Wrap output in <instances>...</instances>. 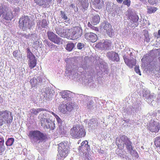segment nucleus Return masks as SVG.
<instances>
[{
	"instance_id": "nucleus-30",
	"label": "nucleus",
	"mask_w": 160,
	"mask_h": 160,
	"mask_svg": "<svg viewBox=\"0 0 160 160\" xmlns=\"http://www.w3.org/2000/svg\"><path fill=\"white\" fill-rule=\"evenodd\" d=\"M157 10V8L156 7H151L148 8L147 12L149 14H151L154 13Z\"/></svg>"
},
{
	"instance_id": "nucleus-22",
	"label": "nucleus",
	"mask_w": 160,
	"mask_h": 160,
	"mask_svg": "<svg viewBox=\"0 0 160 160\" xmlns=\"http://www.w3.org/2000/svg\"><path fill=\"white\" fill-rule=\"evenodd\" d=\"M69 147L68 144L65 142H62L58 144V151L69 150Z\"/></svg>"
},
{
	"instance_id": "nucleus-10",
	"label": "nucleus",
	"mask_w": 160,
	"mask_h": 160,
	"mask_svg": "<svg viewBox=\"0 0 160 160\" xmlns=\"http://www.w3.org/2000/svg\"><path fill=\"white\" fill-rule=\"evenodd\" d=\"M13 17L12 12L10 10L8 9L5 11V12H2V17L3 19L9 22L13 18Z\"/></svg>"
},
{
	"instance_id": "nucleus-51",
	"label": "nucleus",
	"mask_w": 160,
	"mask_h": 160,
	"mask_svg": "<svg viewBox=\"0 0 160 160\" xmlns=\"http://www.w3.org/2000/svg\"><path fill=\"white\" fill-rule=\"evenodd\" d=\"M148 2H149L150 3H152V2H150V1H149V0H148Z\"/></svg>"
},
{
	"instance_id": "nucleus-12",
	"label": "nucleus",
	"mask_w": 160,
	"mask_h": 160,
	"mask_svg": "<svg viewBox=\"0 0 160 160\" xmlns=\"http://www.w3.org/2000/svg\"><path fill=\"white\" fill-rule=\"evenodd\" d=\"M29 59L28 64L30 69H31L34 68L37 63V59L35 56L27 58Z\"/></svg>"
},
{
	"instance_id": "nucleus-21",
	"label": "nucleus",
	"mask_w": 160,
	"mask_h": 160,
	"mask_svg": "<svg viewBox=\"0 0 160 160\" xmlns=\"http://www.w3.org/2000/svg\"><path fill=\"white\" fill-rule=\"evenodd\" d=\"M93 5L96 8L101 9L103 6V2L102 0H91Z\"/></svg>"
},
{
	"instance_id": "nucleus-53",
	"label": "nucleus",
	"mask_w": 160,
	"mask_h": 160,
	"mask_svg": "<svg viewBox=\"0 0 160 160\" xmlns=\"http://www.w3.org/2000/svg\"><path fill=\"white\" fill-rule=\"evenodd\" d=\"M56 114L55 113V114L54 115H53V116H55V115H56Z\"/></svg>"
},
{
	"instance_id": "nucleus-20",
	"label": "nucleus",
	"mask_w": 160,
	"mask_h": 160,
	"mask_svg": "<svg viewBox=\"0 0 160 160\" xmlns=\"http://www.w3.org/2000/svg\"><path fill=\"white\" fill-rule=\"evenodd\" d=\"M52 0H34V1L40 6H44L45 7L48 5Z\"/></svg>"
},
{
	"instance_id": "nucleus-13",
	"label": "nucleus",
	"mask_w": 160,
	"mask_h": 160,
	"mask_svg": "<svg viewBox=\"0 0 160 160\" xmlns=\"http://www.w3.org/2000/svg\"><path fill=\"white\" fill-rule=\"evenodd\" d=\"M42 81V79L40 77H38L37 78L33 77L30 81V83L32 88L35 87L37 85L41 83Z\"/></svg>"
},
{
	"instance_id": "nucleus-6",
	"label": "nucleus",
	"mask_w": 160,
	"mask_h": 160,
	"mask_svg": "<svg viewBox=\"0 0 160 160\" xmlns=\"http://www.w3.org/2000/svg\"><path fill=\"white\" fill-rule=\"evenodd\" d=\"M76 107L74 103L72 102L67 103L66 104H62L59 107L58 109L60 112L64 114L67 113V112H71Z\"/></svg>"
},
{
	"instance_id": "nucleus-55",
	"label": "nucleus",
	"mask_w": 160,
	"mask_h": 160,
	"mask_svg": "<svg viewBox=\"0 0 160 160\" xmlns=\"http://www.w3.org/2000/svg\"><path fill=\"white\" fill-rule=\"evenodd\" d=\"M61 1H62V0H60Z\"/></svg>"
},
{
	"instance_id": "nucleus-47",
	"label": "nucleus",
	"mask_w": 160,
	"mask_h": 160,
	"mask_svg": "<svg viewBox=\"0 0 160 160\" xmlns=\"http://www.w3.org/2000/svg\"><path fill=\"white\" fill-rule=\"evenodd\" d=\"M49 112L51 113V114H52L53 115H54L55 114V113L54 112H52V111H49Z\"/></svg>"
},
{
	"instance_id": "nucleus-26",
	"label": "nucleus",
	"mask_w": 160,
	"mask_h": 160,
	"mask_svg": "<svg viewBox=\"0 0 160 160\" xmlns=\"http://www.w3.org/2000/svg\"><path fill=\"white\" fill-rule=\"evenodd\" d=\"M42 111H48L46 109H44L43 108H38L36 109L33 108L31 110L30 112L31 113L34 115H37L39 112Z\"/></svg>"
},
{
	"instance_id": "nucleus-50",
	"label": "nucleus",
	"mask_w": 160,
	"mask_h": 160,
	"mask_svg": "<svg viewBox=\"0 0 160 160\" xmlns=\"http://www.w3.org/2000/svg\"><path fill=\"white\" fill-rule=\"evenodd\" d=\"M73 5H73V4H71V6L72 7H73Z\"/></svg>"
},
{
	"instance_id": "nucleus-54",
	"label": "nucleus",
	"mask_w": 160,
	"mask_h": 160,
	"mask_svg": "<svg viewBox=\"0 0 160 160\" xmlns=\"http://www.w3.org/2000/svg\"><path fill=\"white\" fill-rule=\"evenodd\" d=\"M88 26L90 27V26H89V23L88 24Z\"/></svg>"
},
{
	"instance_id": "nucleus-44",
	"label": "nucleus",
	"mask_w": 160,
	"mask_h": 160,
	"mask_svg": "<svg viewBox=\"0 0 160 160\" xmlns=\"http://www.w3.org/2000/svg\"><path fill=\"white\" fill-rule=\"evenodd\" d=\"M116 1L118 3H121L122 2L123 0H116Z\"/></svg>"
},
{
	"instance_id": "nucleus-25",
	"label": "nucleus",
	"mask_w": 160,
	"mask_h": 160,
	"mask_svg": "<svg viewBox=\"0 0 160 160\" xmlns=\"http://www.w3.org/2000/svg\"><path fill=\"white\" fill-rule=\"evenodd\" d=\"M100 21V18L98 15H95L92 18L91 23L94 25H96L98 24Z\"/></svg>"
},
{
	"instance_id": "nucleus-38",
	"label": "nucleus",
	"mask_w": 160,
	"mask_h": 160,
	"mask_svg": "<svg viewBox=\"0 0 160 160\" xmlns=\"http://www.w3.org/2000/svg\"><path fill=\"white\" fill-rule=\"evenodd\" d=\"M89 126L91 128H94L95 127V123L93 121H90L88 123Z\"/></svg>"
},
{
	"instance_id": "nucleus-27",
	"label": "nucleus",
	"mask_w": 160,
	"mask_h": 160,
	"mask_svg": "<svg viewBox=\"0 0 160 160\" xmlns=\"http://www.w3.org/2000/svg\"><path fill=\"white\" fill-rule=\"evenodd\" d=\"M62 98H67L69 96V92L68 91H64L60 92Z\"/></svg>"
},
{
	"instance_id": "nucleus-19",
	"label": "nucleus",
	"mask_w": 160,
	"mask_h": 160,
	"mask_svg": "<svg viewBox=\"0 0 160 160\" xmlns=\"http://www.w3.org/2000/svg\"><path fill=\"white\" fill-rule=\"evenodd\" d=\"M132 143L130 140L129 138L126 136L125 138L124 141V145H126V148L127 150L129 151H131L133 149V147L132 145Z\"/></svg>"
},
{
	"instance_id": "nucleus-4",
	"label": "nucleus",
	"mask_w": 160,
	"mask_h": 160,
	"mask_svg": "<svg viewBox=\"0 0 160 160\" xmlns=\"http://www.w3.org/2000/svg\"><path fill=\"white\" fill-rule=\"evenodd\" d=\"M20 28L23 31L30 29L32 26V22L27 16H22L19 21Z\"/></svg>"
},
{
	"instance_id": "nucleus-31",
	"label": "nucleus",
	"mask_w": 160,
	"mask_h": 160,
	"mask_svg": "<svg viewBox=\"0 0 160 160\" xmlns=\"http://www.w3.org/2000/svg\"><path fill=\"white\" fill-rule=\"evenodd\" d=\"M60 16L64 20H67L68 19V17L65 13L62 11H60Z\"/></svg>"
},
{
	"instance_id": "nucleus-36",
	"label": "nucleus",
	"mask_w": 160,
	"mask_h": 160,
	"mask_svg": "<svg viewBox=\"0 0 160 160\" xmlns=\"http://www.w3.org/2000/svg\"><path fill=\"white\" fill-rule=\"evenodd\" d=\"M84 44L82 43H79L77 45V48L78 49H81L84 47Z\"/></svg>"
},
{
	"instance_id": "nucleus-24",
	"label": "nucleus",
	"mask_w": 160,
	"mask_h": 160,
	"mask_svg": "<svg viewBox=\"0 0 160 160\" xmlns=\"http://www.w3.org/2000/svg\"><path fill=\"white\" fill-rule=\"evenodd\" d=\"M81 146L79 147V149H81L82 148H84L85 150L88 151L90 148L89 145L88 144V142L87 141L85 140L82 141L81 144Z\"/></svg>"
},
{
	"instance_id": "nucleus-29",
	"label": "nucleus",
	"mask_w": 160,
	"mask_h": 160,
	"mask_svg": "<svg viewBox=\"0 0 160 160\" xmlns=\"http://www.w3.org/2000/svg\"><path fill=\"white\" fill-rule=\"evenodd\" d=\"M14 142V139L13 138H9L6 142V144L7 146H11L13 143Z\"/></svg>"
},
{
	"instance_id": "nucleus-39",
	"label": "nucleus",
	"mask_w": 160,
	"mask_h": 160,
	"mask_svg": "<svg viewBox=\"0 0 160 160\" xmlns=\"http://www.w3.org/2000/svg\"><path fill=\"white\" fill-rule=\"evenodd\" d=\"M18 50L14 51L13 52V55L14 57L16 58L18 56Z\"/></svg>"
},
{
	"instance_id": "nucleus-23",
	"label": "nucleus",
	"mask_w": 160,
	"mask_h": 160,
	"mask_svg": "<svg viewBox=\"0 0 160 160\" xmlns=\"http://www.w3.org/2000/svg\"><path fill=\"white\" fill-rule=\"evenodd\" d=\"M102 45L103 46V47L104 48L107 49L111 46V42L109 40H105L103 43H98L97 45L99 46Z\"/></svg>"
},
{
	"instance_id": "nucleus-45",
	"label": "nucleus",
	"mask_w": 160,
	"mask_h": 160,
	"mask_svg": "<svg viewBox=\"0 0 160 160\" xmlns=\"http://www.w3.org/2000/svg\"><path fill=\"white\" fill-rule=\"evenodd\" d=\"M4 140L2 136L0 135V140Z\"/></svg>"
},
{
	"instance_id": "nucleus-41",
	"label": "nucleus",
	"mask_w": 160,
	"mask_h": 160,
	"mask_svg": "<svg viewBox=\"0 0 160 160\" xmlns=\"http://www.w3.org/2000/svg\"><path fill=\"white\" fill-rule=\"evenodd\" d=\"M90 26H91V28L92 29L94 30L95 31H98V30H99L98 28L93 26L91 24H90Z\"/></svg>"
},
{
	"instance_id": "nucleus-18",
	"label": "nucleus",
	"mask_w": 160,
	"mask_h": 160,
	"mask_svg": "<svg viewBox=\"0 0 160 160\" xmlns=\"http://www.w3.org/2000/svg\"><path fill=\"white\" fill-rule=\"evenodd\" d=\"M125 63L129 67L132 68L133 66H135L136 64V60L134 58L129 59L127 58H124Z\"/></svg>"
},
{
	"instance_id": "nucleus-40",
	"label": "nucleus",
	"mask_w": 160,
	"mask_h": 160,
	"mask_svg": "<svg viewBox=\"0 0 160 160\" xmlns=\"http://www.w3.org/2000/svg\"><path fill=\"white\" fill-rule=\"evenodd\" d=\"M4 140H0V148H2V146L4 145Z\"/></svg>"
},
{
	"instance_id": "nucleus-32",
	"label": "nucleus",
	"mask_w": 160,
	"mask_h": 160,
	"mask_svg": "<svg viewBox=\"0 0 160 160\" xmlns=\"http://www.w3.org/2000/svg\"><path fill=\"white\" fill-rule=\"evenodd\" d=\"M27 58L34 56L33 54L31 52L30 49L29 48H27Z\"/></svg>"
},
{
	"instance_id": "nucleus-16",
	"label": "nucleus",
	"mask_w": 160,
	"mask_h": 160,
	"mask_svg": "<svg viewBox=\"0 0 160 160\" xmlns=\"http://www.w3.org/2000/svg\"><path fill=\"white\" fill-rule=\"evenodd\" d=\"M104 29L106 30L107 34L109 37H112L114 36V31L112 28L111 26L109 24H106L104 26Z\"/></svg>"
},
{
	"instance_id": "nucleus-33",
	"label": "nucleus",
	"mask_w": 160,
	"mask_h": 160,
	"mask_svg": "<svg viewBox=\"0 0 160 160\" xmlns=\"http://www.w3.org/2000/svg\"><path fill=\"white\" fill-rule=\"evenodd\" d=\"M123 3L124 5H127L128 7H129L130 5L131 1L130 0H124Z\"/></svg>"
},
{
	"instance_id": "nucleus-9",
	"label": "nucleus",
	"mask_w": 160,
	"mask_h": 160,
	"mask_svg": "<svg viewBox=\"0 0 160 160\" xmlns=\"http://www.w3.org/2000/svg\"><path fill=\"white\" fill-rule=\"evenodd\" d=\"M148 128L151 132H158L160 129V123L158 122L153 121L150 123Z\"/></svg>"
},
{
	"instance_id": "nucleus-5",
	"label": "nucleus",
	"mask_w": 160,
	"mask_h": 160,
	"mask_svg": "<svg viewBox=\"0 0 160 160\" xmlns=\"http://www.w3.org/2000/svg\"><path fill=\"white\" fill-rule=\"evenodd\" d=\"M68 36L71 37L74 39H77L80 37L82 34V30L81 27L77 26L73 27L71 29H68L66 31Z\"/></svg>"
},
{
	"instance_id": "nucleus-2",
	"label": "nucleus",
	"mask_w": 160,
	"mask_h": 160,
	"mask_svg": "<svg viewBox=\"0 0 160 160\" xmlns=\"http://www.w3.org/2000/svg\"><path fill=\"white\" fill-rule=\"evenodd\" d=\"M86 133L85 130L79 125H74L70 130V134L75 138H80L84 137Z\"/></svg>"
},
{
	"instance_id": "nucleus-34",
	"label": "nucleus",
	"mask_w": 160,
	"mask_h": 160,
	"mask_svg": "<svg viewBox=\"0 0 160 160\" xmlns=\"http://www.w3.org/2000/svg\"><path fill=\"white\" fill-rule=\"evenodd\" d=\"M47 23L46 20L43 19L42 20L41 26L42 28H46L47 26Z\"/></svg>"
},
{
	"instance_id": "nucleus-37",
	"label": "nucleus",
	"mask_w": 160,
	"mask_h": 160,
	"mask_svg": "<svg viewBox=\"0 0 160 160\" xmlns=\"http://www.w3.org/2000/svg\"><path fill=\"white\" fill-rule=\"evenodd\" d=\"M144 36L145 38V39L146 40L147 42H149L150 41V38H149V36L148 33H147L145 34H144Z\"/></svg>"
},
{
	"instance_id": "nucleus-43",
	"label": "nucleus",
	"mask_w": 160,
	"mask_h": 160,
	"mask_svg": "<svg viewBox=\"0 0 160 160\" xmlns=\"http://www.w3.org/2000/svg\"><path fill=\"white\" fill-rule=\"evenodd\" d=\"M3 11V8L2 7H0V16L2 14V12Z\"/></svg>"
},
{
	"instance_id": "nucleus-42",
	"label": "nucleus",
	"mask_w": 160,
	"mask_h": 160,
	"mask_svg": "<svg viewBox=\"0 0 160 160\" xmlns=\"http://www.w3.org/2000/svg\"><path fill=\"white\" fill-rule=\"evenodd\" d=\"M56 119H57V122L59 123V122H62V120H61V119L58 116V117L56 118Z\"/></svg>"
},
{
	"instance_id": "nucleus-46",
	"label": "nucleus",
	"mask_w": 160,
	"mask_h": 160,
	"mask_svg": "<svg viewBox=\"0 0 160 160\" xmlns=\"http://www.w3.org/2000/svg\"><path fill=\"white\" fill-rule=\"evenodd\" d=\"M2 97L0 96V103L2 102Z\"/></svg>"
},
{
	"instance_id": "nucleus-3",
	"label": "nucleus",
	"mask_w": 160,
	"mask_h": 160,
	"mask_svg": "<svg viewBox=\"0 0 160 160\" xmlns=\"http://www.w3.org/2000/svg\"><path fill=\"white\" fill-rule=\"evenodd\" d=\"M12 120V113L7 110L0 111V126L4 123H10Z\"/></svg>"
},
{
	"instance_id": "nucleus-49",
	"label": "nucleus",
	"mask_w": 160,
	"mask_h": 160,
	"mask_svg": "<svg viewBox=\"0 0 160 160\" xmlns=\"http://www.w3.org/2000/svg\"><path fill=\"white\" fill-rule=\"evenodd\" d=\"M54 117L56 118L58 117V116L57 115H56Z\"/></svg>"
},
{
	"instance_id": "nucleus-52",
	"label": "nucleus",
	"mask_w": 160,
	"mask_h": 160,
	"mask_svg": "<svg viewBox=\"0 0 160 160\" xmlns=\"http://www.w3.org/2000/svg\"><path fill=\"white\" fill-rule=\"evenodd\" d=\"M80 1H82L83 0H79Z\"/></svg>"
},
{
	"instance_id": "nucleus-8",
	"label": "nucleus",
	"mask_w": 160,
	"mask_h": 160,
	"mask_svg": "<svg viewBox=\"0 0 160 160\" xmlns=\"http://www.w3.org/2000/svg\"><path fill=\"white\" fill-rule=\"evenodd\" d=\"M48 39L55 43L58 44H60L61 39L52 32L48 31L47 32Z\"/></svg>"
},
{
	"instance_id": "nucleus-35",
	"label": "nucleus",
	"mask_w": 160,
	"mask_h": 160,
	"mask_svg": "<svg viewBox=\"0 0 160 160\" xmlns=\"http://www.w3.org/2000/svg\"><path fill=\"white\" fill-rule=\"evenodd\" d=\"M139 68L138 66H136L134 68V71L136 73L140 75H141V73Z\"/></svg>"
},
{
	"instance_id": "nucleus-28",
	"label": "nucleus",
	"mask_w": 160,
	"mask_h": 160,
	"mask_svg": "<svg viewBox=\"0 0 160 160\" xmlns=\"http://www.w3.org/2000/svg\"><path fill=\"white\" fill-rule=\"evenodd\" d=\"M74 47V44L71 42L67 44L66 49L69 51H71L73 49Z\"/></svg>"
},
{
	"instance_id": "nucleus-17",
	"label": "nucleus",
	"mask_w": 160,
	"mask_h": 160,
	"mask_svg": "<svg viewBox=\"0 0 160 160\" xmlns=\"http://www.w3.org/2000/svg\"><path fill=\"white\" fill-rule=\"evenodd\" d=\"M107 56L109 59L113 61L117 62L119 59L118 55L114 52H108L107 54Z\"/></svg>"
},
{
	"instance_id": "nucleus-7",
	"label": "nucleus",
	"mask_w": 160,
	"mask_h": 160,
	"mask_svg": "<svg viewBox=\"0 0 160 160\" xmlns=\"http://www.w3.org/2000/svg\"><path fill=\"white\" fill-rule=\"evenodd\" d=\"M42 126H45L47 128L51 130L54 129V124L49 119L42 118L40 119Z\"/></svg>"
},
{
	"instance_id": "nucleus-48",
	"label": "nucleus",
	"mask_w": 160,
	"mask_h": 160,
	"mask_svg": "<svg viewBox=\"0 0 160 160\" xmlns=\"http://www.w3.org/2000/svg\"><path fill=\"white\" fill-rule=\"evenodd\" d=\"M158 34L160 36V29L158 31Z\"/></svg>"
},
{
	"instance_id": "nucleus-15",
	"label": "nucleus",
	"mask_w": 160,
	"mask_h": 160,
	"mask_svg": "<svg viewBox=\"0 0 160 160\" xmlns=\"http://www.w3.org/2000/svg\"><path fill=\"white\" fill-rule=\"evenodd\" d=\"M69 150L58 151V154L57 155V160H63L68 155Z\"/></svg>"
},
{
	"instance_id": "nucleus-11",
	"label": "nucleus",
	"mask_w": 160,
	"mask_h": 160,
	"mask_svg": "<svg viewBox=\"0 0 160 160\" xmlns=\"http://www.w3.org/2000/svg\"><path fill=\"white\" fill-rule=\"evenodd\" d=\"M85 38L88 41L92 42H95L97 40V36L92 32H87L84 34Z\"/></svg>"
},
{
	"instance_id": "nucleus-1",
	"label": "nucleus",
	"mask_w": 160,
	"mask_h": 160,
	"mask_svg": "<svg viewBox=\"0 0 160 160\" xmlns=\"http://www.w3.org/2000/svg\"><path fill=\"white\" fill-rule=\"evenodd\" d=\"M27 135L32 142H42L47 138L46 135L38 130L31 131Z\"/></svg>"
},
{
	"instance_id": "nucleus-14",
	"label": "nucleus",
	"mask_w": 160,
	"mask_h": 160,
	"mask_svg": "<svg viewBox=\"0 0 160 160\" xmlns=\"http://www.w3.org/2000/svg\"><path fill=\"white\" fill-rule=\"evenodd\" d=\"M125 137L126 136L123 135L121 136L118 140H116V143L119 149L122 150L124 149V142Z\"/></svg>"
}]
</instances>
